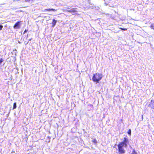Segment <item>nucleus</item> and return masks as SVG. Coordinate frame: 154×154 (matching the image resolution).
Masks as SVG:
<instances>
[{"instance_id":"9b49d317","label":"nucleus","mask_w":154,"mask_h":154,"mask_svg":"<svg viewBox=\"0 0 154 154\" xmlns=\"http://www.w3.org/2000/svg\"><path fill=\"white\" fill-rule=\"evenodd\" d=\"M119 29L122 30H123L124 31H126L127 30V28H120Z\"/></svg>"},{"instance_id":"f3484780","label":"nucleus","mask_w":154,"mask_h":154,"mask_svg":"<svg viewBox=\"0 0 154 154\" xmlns=\"http://www.w3.org/2000/svg\"><path fill=\"white\" fill-rule=\"evenodd\" d=\"M88 106H91V107H93V106L92 104H90L88 105Z\"/></svg>"},{"instance_id":"4468645a","label":"nucleus","mask_w":154,"mask_h":154,"mask_svg":"<svg viewBox=\"0 0 154 154\" xmlns=\"http://www.w3.org/2000/svg\"><path fill=\"white\" fill-rule=\"evenodd\" d=\"M3 27V26L2 25H0V30H1L2 29V28Z\"/></svg>"},{"instance_id":"20e7f679","label":"nucleus","mask_w":154,"mask_h":154,"mask_svg":"<svg viewBox=\"0 0 154 154\" xmlns=\"http://www.w3.org/2000/svg\"><path fill=\"white\" fill-rule=\"evenodd\" d=\"M77 8H72L70 9V10H67V11L71 13H74L73 14L75 15H78V14L77 13Z\"/></svg>"},{"instance_id":"ddd939ff","label":"nucleus","mask_w":154,"mask_h":154,"mask_svg":"<svg viewBox=\"0 0 154 154\" xmlns=\"http://www.w3.org/2000/svg\"><path fill=\"white\" fill-rule=\"evenodd\" d=\"M3 60L2 58H0V64L3 62Z\"/></svg>"},{"instance_id":"9d476101","label":"nucleus","mask_w":154,"mask_h":154,"mask_svg":"<svg viewBox=\"0 0 154 154\" xmlns=\"http://www.w3.org/2000/svg\"><path fill=\"white\" fill-rule=\"evenodd\" d=\"M131 129H129L128 130V132H127L128 134L129 135H131Z\"/></svg>"},{"instance_id":"f257e3e1","label":"nucleus","mask_w":154,"mask_h":154,"mask_svg":"<svg viewBox=\"0 0 154 154\" xmlns=\"http://www.w3.org/2000/svg\"><path fill=\"white\" fill-rule=\"evenodd\" d=\"M129 143V140L126 137L124 138L123 141L119 142L117 145L118 152L119 154H123L125 153V150L124 147L126 148L128 144Z\"/></svg>"},{"instance_id":"6e6552de","label":"nucleus","mask_w":154,"mask_h":154,"mask_svg":"<svg viewBox=\"0 0 154 154\" xmlns=\"http://www.w3.org/2000/svg\"><path fill=\"white\" fill-rule=\"evenodd\" d=\"M16 107H17L16 103V102H15L13 104V109H16Z\"/></svg>"},{"instance_id":"f8f14e48","label":"nucleus","mask_w":154,"mask_h":154,"mask_svg":"<svg viewBox=\"0 0 154 154\" xmlns=\"http://www.w3.org/2000/svg\"><path fill=\"white\" fill-rule=\"evenodd\" d=\"M132 153L133 154H137V152L135 151V150L134 149L133 150Z\"/></svg>"},{"instance_id":"a211bd4d","label":"nucleus","mask_w":154,"mask_h":154,"mask_svg":"<svg viewBox=\"0 0 154 154\" xmlns=\"http://www.w3.org/2000/svg\"><path fill=\"white\" fill-rule=\"evenodd\" d=\"M31 40V39H29V41Z\"/></svg>"},{"instance_id":"1a4fd4ad","label":"nucleus","mask_w":154,"mask_h":154,"mask_svg":"<svg viewBox=\"0 0 154 154\" xmlns=\"http://www.w3.org/2000/svg\"><path fill=\"white\" fill-rule=\"evenodd\" d=\"M92 142L93 143H96L97 142V140L95 138L93 139V140H92Z\"/></svg>"},{"instance_id":"f03ea898","label":"nucleus","mask_w":154,"mask_h":154,"mask_svg":"<svg viewBox=\"0 0 154 154\" xmlns=\"http://www.w3.org/2000/svg\"><path fill=\"white\" fill-rule=\"evenodd\" d=\"M102 78L103 75L102 74L97 72L93 74L92 80L94 82L97 84L99 82Z\"/></svg>"},{"instance_id":"423d86ee","label":"nucleus","mask_w":154,"mask_h":154,"mask_svg":"<svg viewBox=\"0 0 154 154\" xmlns=\"http://www.w3.org/2000/svg\"><path fill=\"white\" fill-rule=\"evenodd\" d=\"M45 11H56V10L53 8H49V9H45L44 10Z\"/></svg>"},{"instance_id":"7ed1b4c3","label":"nucleus","mask_w":154,"mask_h":154,"mask_svg":"<svg viewBox=\"0 0 154 154\" xmlns=\"http://www.w3.org/2000/svg\"><path fill=\"white\" fill-rule=\"evenodd\" d=\"M22 21H18L16 22L14 25L13 27L14 29H19L20 28L21 23H20Z\"/></svg>"},{"instance_id":"dca6fc26","label":"nucleus","mask_w":154,"mask_h":154,"mask_svg":"<svg viewBox=\"0 0 154 154\" xmlns=\"http://www.w3.org/2000/svg\"><path fill=\"white\" fill-rule=\"evenodd\" d=\"M33 0H25V1L26 2H29L31 1H32Z\"/></svg>"},{"instance_id":"0eeeda50","label":"nucleus","mask_w":154,"mask_h":154,"mask_svg":"<svg viewBox=\"0 0 154 154\" xmlns=\"http://www.w3.org/2000/svg\"><path fill=\"white\" fill-rule=\"evenodd\" d=\"M57 21L55 19H53L52 22V27H54L56 24Z\"/></svg>"},{"instance_id":"2eb2a0df","label":"nucleus","mask_w":154,"mask_h":154,"mask_svg":"<svg viewBox=\"0 0 154 154\" xmlns=\"http://www.w3.org/2000/svg\"><path fill=\"white\" fill-rule=\"evenodd\" d=\"M27 30H26V29L25 31H24L23 32V34H24L26 32H27Z\"/></svg>"},{"instance_id":"39448f33","label":"nucleus","mask_w":154,"mask_h":154,"mask_svg":"<svg viewBox=\"0 0 154 154\" xmlns=\"http://www.w3.org/2000/svg\"><path fill=\"white\" fill-rule=\"evenodd\" d=\"M150 107L152 109H154V101H152L151 100V102L149 104Z\"/></svg>"}]
</instances>
